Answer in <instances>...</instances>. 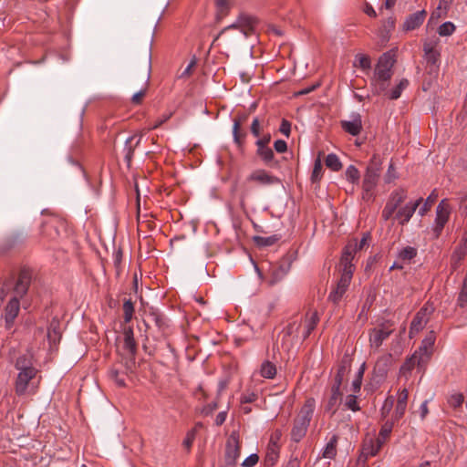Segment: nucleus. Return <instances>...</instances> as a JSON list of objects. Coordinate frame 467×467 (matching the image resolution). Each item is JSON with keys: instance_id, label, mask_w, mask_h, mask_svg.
Instances as JSON below:
<instances>
[{"instance_id": "1", "label": "nucleus", "mask_w": 467, "mask_h": 467, "mask_svg": "<svg viewBox=\"0 0 467 467\" xmlns=\"http://www.w3.org/2000/svg\"><path fill=\"white\" fill-rule=\"evenodd\" d=\"M255 19L247 15H240L236 21L224 27L217 38L223 36L227 44L239 42L248 37L254 31Z\"/></svg>"}, {"instance_id": "2", "label": "nucleus", "mask_w": 467, "mask_h": 467, "mask_svg": "<svg viewBox=\"0 0 467 467\" xmlns=\"http://www.w3.org/2000/svg\"><path fill=\"white\" fill-rule=\"evenodd\" d=\"M353 247L354 246L349 245L347 248V252L343 255H341V276L337 284V286L330 292L328 296V299L332 301L334 304H337L341 300L351 282L354 272V265L353 264H350V254L354 251Z\"/></svg>"}, {"instance_id": "3", "label": "nucleus", "mask_w": 467, "mask_h": 467, "mask_svg": "<svg viewBox=\"0 0 467 467\" xmlns=\"http://www.w3.org/2000/svg\"><path fill=\"white\" fill-rule=\"evenodd\" d=\"M394 63L395 59L389 52L384 53L379 58L373 77L371 78V85L376 94H380L387 90L393 74L392 67Z\"/></svg>"}, {"instance_id": "4", "label": "nucleus", "mask_w": 467, "mask_h": 467, "mask_svg": "<svg viewBox=\"0 0 467 467\" xmlns=\"http://www.w3.org/2000/svg\"><path fill=\"white\" fill-rule=\"evenodd\" d=\"M15 366L19 370L15 386L16 393L23 396L27 391L30 380L36 377V369L32 366L31 359L25 355L16 359Z\"/></svg>"}, {"instance_id": "5", "label": "nucleus", "mask_w": 467, "mask_h": 467, "mask_svg": "<svg viewBox=\"0 0 467 467\" xmlns=\"http://www.w3.org/2000/svg\"><path fill=\"white\" fill-rule=\"evenodd\" d=\"M313 414V405L310 401L302 408L299 416L295 420L291 431V439L295 442L300 441L305 437Z\"/></svg>"}, {"instance_id": "6", "label": "nucleus", "mask_w": 467, "mask_h": 467, "mask_svg": "<svg viewBox=\"0 0 467 467\" xmlns=\"http://www.w3.org/2000/svg\"><path fill=\"white\" fill-rule=\"evenodd\" d=\"M381 162L377 157H373L368 164L363 179V198H369L371 192L378 183L380 175Z\"/></svg>"}, {"instance_id": "7", "label": "nucleus", "mask_w": 467, "mask_h": 467, "mask_svg": "<svg viewBox=\"0 0 467 467\" xmlns=\"http://www.w3.org/2000/svg\"><path fill=\"white\" fill-rule=\"evenodd\" d=\"M433 311L434 307L431 305L426 304L417 312L410 324V337H412L413 334L419 333L425 327Z\"/></svg>"}, {"instance_id": "8", "label": "nucleus", "mask_w": 467, "mask_h": 467, "mask_svg": "<svg viewBox=\"0 0 467 467\" xmlns=\"http://www.w3.org/2000/svg\"><path fill=\"white\" fill-rule=\"evenodd\" d=\"M291 263L287 259L282 260L278 264L271 265L267 280L268 285L273 286L281 282L289 273Z\"/></svg>"}, {"instance_id": "9", "label": "nucleus", "mask_w": 467, "mask_h": 467, "mask_svg": "<svg viewBox=\"0 0 467 467\" xmlns=\"http://www.w3.org/2000/svg\"><path fill=\"white\" fill-rule=\"evenodd\" d=\"M393 330L388 323H382L369 332V345L371 348L378 349L391 334Z\"/></svg>"}, {"instance_id": "10", "label": "nucleus", "mask_w": 467, "mask_h": 467, "mask_svg": "<svg viewBox=\"0 0 467 467\" xmlns=\"http://www.w3.org/2000/svg\"><path fill=\"white\" fill-rule=\"evenodd\" d=\"M240 456L239 437L236 432H232L226 441L225 462L229 466H234Z\"/></svg>"}, {"instance_id": "11", "label": "nucleus", "mask_w": 467, "mask_h": 467, "mask_svg": "<svg viewBox=\"0 0 467 467\" xmlns=\"http://www.w3.org/2000/svg\"><path fill=\"white\" fill-rule=\"evenodd\" d=\"M424 60L431 70L437 69L440 64L441 53L438 47V43L435 41H427L423 45Z\"/></svg>"}, {"instance_id": "12", "label": "nucleus", "mask_w": 467, "mask_h": 467, "mask_svg": "<svg viewBox=\"0 0 467 467\" xmlns=\"http://www.w3.org/2000/svg\"><path fill=\"white\" fill-rule=\"evenodd\" d=\"M449 216L450 207L443 200L439 203L436 209V219L432 228L433 236L435 238L440 236L444 225L448 222Z\"/></svg>"}, {"instance_id": "13", "label": "nucleus", "mask_w": 467, "mask_h": 467, "mask_svg": "<svg viewBox=\"0 0 467 467\" xmlns=\"http://www.w3.org/2000/svg\"><path fill=\"white\" fill-rule=\"evenodd\" d=\"M436 340V336L433 331H431L421 341L418 350L414 353L418 355L420 362L427 364L432 355L433 347Z\"/></svg>"}, {"instance_id": "14", "label": "nucleus", "mask_w": 467, "mask_h": 467, "mask_svg": "<svg viewBox=\"0 0 467 467\" xmlns=\"http://www.w3.org/2000/svg\"><path fill=\"white\" fill-rule=\"evenodd\" d=\"M420 202L421 199L415 202H410L399 209L395 219L399 221L400 224L404 225L410 220Z\"/></svg>"}, {"instance_id": "15", "label": "nucleus", "mask_w": 467, "mask_h": 467, "mask_svg": "<svg viewBox=\"0 0 467 467\" xmlns=\"http://www.w3.org/2000/svg\"><path fill=\"white\" fill-rule=\"evenodd\" d=\"M248 180L260 185H271L279 182V179L277 177L271 175L265 170H256L253 171L249 175Z\"/></svg>"}, {"instance_id": "16", "label": "nucleus", "mask_w": 467, "mask_h": 467, "mask_svg": "<svg viewBox=\"0 0 467 467\" xmlns=\"http://www.w3.org/2000/svg\"><path fill=\"white\" fill-rule=\"evenodd\" d=\"M426 17V11L420 10L410 15L403 23L405 31H411L420 27Z\"/></svg>"}, {"instance_id": "17", "label": "nucleus", "mask_w": 467, "mask_h": 467, "mask_svg": "<svg viewBox=\"0 0 467 467\" xmlns=\"http://www.w3.org/2000/svg\"><path fill=\"white\" fill-rule=\"evenodd\" d=\"M20 309L19 300L16 297H12L5 309V319L6 327L9 328L13 325L15 318L17 317Z\"/></svg>"}, {"instance_id": "18", "label": "nucleus", "mask_w": 467, "mask_h": 467, "mask_svg": "<svg viewBox=\"0 0 467 467\" xmlns=\"http://www.w3.org/2000/svg\"><path fill=\"white\" fill-rule=\"evenodd\" d=\"M382 444L383 441L379 438L377 440H373L372 438L365 440L362 446V454L365 458L373 457L379 451Z\"/></svg>"}, {"instance_id": "19", "label": "nucleus", "mask_w": 467, "mask_h": 467, "mask_svg": "<svg viewBox=\"0 0 467 467\" xmlns=\"http://www.w3.org/2000/svg\"><path fill=\"white\" fill-rule=\"evenodd\" d=\"M341 127L345 131L351 134L352 136L358 135L362 129L360 115H355L351 120L341 121Z\"/></svg>"}, {"instance_id": "20", "label": "nucleus", "mask_w": 467, "mask_h": 467, "mask_svg": "<svg viewBox=\"0 0 467 467\" xmlns=\"http://www.w3.org/2000/svg\"><path fill=\"white\" fill-rule=\"evenodd\" d=\"M370 239V234L369 233H366L363 234L361 240L359 242H358L356 239H353L351 241H349L348 243V244L345 246L344 250H343V253H342V255L347 252V248L349 246V245H352L354 246V251L350 254V264H352V260L354 259V256H355V254L358 252V251H361L365 248H368V241Z\"/></svg>"}, {"instance_id": "21", "label": "nucleus", "mask_w": 467, "mask_h": 467, "mask_svg": "<svg viewBox=\"0 0 467 467\" xmlns=\"http://www.w3.org/2000/svg\"><path fill=\"white\" fill-rule=\"evenodd\" d=\"M467 241L465 240L463 244H459L455 250L453 251L451 257V267L452 270H456L461 261L465 257L467 253Z\"/></svg>"}, {"instance_id": "22", "label": "nucleus", "mask_w": 467, "mask_h": 467, "mask_svg": "<svg viewBox=\"0 0 467 467\" xmlns=\"http://www.w3.org/2000/svg\"><path fill=\"white\" fill-rule=\"evenodd\" d=\"M124 336V348L129 352V354L134 358L137 351V345L134 339L133 329L129 327H125L123 331Z\"/></svg>"}, {"instance_id": "23", "label": "nucleus", "mask_w": 467, "mask_h": 467, "mask_svg": "<svg viewBox=\"0 0 467 467\" xmlns=\"http://www.w3.org/2000/svg\"><path fill=\"white\" fill-rule=\"evenodd\" d=\"M247 119V116L245 114L239 115L237 118L234 119V126H233V137L234 141L237 144L238 147H241L243 144V140L245 136V133H241V124L244 122Z\"/></svg>"}, {"instance_id": "24", "label": "nucleus", "mask_w": 467, "mask_h": 467, "mask_svg": "<svg viewBox=\"0 0 467 467\" xmlns=\"http://www.w3.org/2000/svg\"><path fill=\"white\" fill-rule=\"evenodd\" d=\"M395 26V21L392 17L388 18L379 29L378 36L380 40V44L384 46L389 39L390 32Z\"/></svg>"}, {"instance_id": "25", "label": "nucleus", "mask_w": 467, "mask_h": 467, "mask_svg": "<svg viewBox=\"0 0 467 467\" xmlns=\"http://www.w3.org/2000/svg\"><path fill=\"white\" fill-rule=\"evenodd\" d=\"M318 321L319 317L317 311L310 312L306 315L303 332L304 339L310 336L311 332L317 327Z\"/></svg>"}, {"instance_id": "26", "label": "nucleus", "mask_w": 467, "mask_h": 467, "mask_svg": "<svg viewBox=\"0 0 467 467\" xmlns=\"http://www.w3.org/2000/svg\"><path fill=\"white\" fill-rule=\"evenodd\" d=\"M341 391L338 389H331V396L326 405V411L330 412L332 415L337 411V407L341 400Z\"/></svg>"}, {"instance_id": "27", "label": "nucleus", "mask_w": 467, "mask_h": 467, "mask_svg": "<svg viewBox=\"0 0 467 467\" xmlns=\"http://www.w3.org/2000/svg\"><path fill=\"white\" fill-rule=\"evenodd\" d=\"M140 140H141V135L131 136L126 140L124 150L126 151L125 159L128 162L130 161V160L133 156L134 148L140 144Z\"/></svg>"}, {"instance_id": "28", "label": "nucleus", "mask_w": 467, "mask_h": 467, "mask_svg": "<svg viewBox=\"0 0 467 467\" xmlns=\"http://www.w3.org/2000/svg\"><path fill=\"white\" fill-rule=\"evenodd\" d=\"M353 66L356 67H359L364 72H368L371 68V59L368 55L357 54L355 56Z\"/></svg>"}, {"instance_id": "29", "label": "nucleus", "mask_w": 467, "mask_h": 467, "mask_svg": "<svg viewBox=\"0 0 467 467\" xmlns=\"http://www.w3.org/2000/svg\"><path fill=\"white\" fill-rule=\"evenodd\" d=\"M279 457V451L275 441H271L267 447V452L265 455V462L268 465H274L277 462Z\"/></svg>"}, {"instance_id": "30", "label": "nucleus", "mask_w": 467, "mask_h": 467, "mask_svg": "<svg viewBox=\"0 0 467 467\" xmlns=\"http://www.w3.org/2000/svg\"><path fill=\"white\" fill-rule=\"evenodd\" d=\"M337 437L336 435H333L330 441L327 443L325 449L322 452V457L325 459L332 460L337 455Z\"/></svg>"}, {"instance_id": "31", "label": "nucleus", "mask_w": 467, "mask_h": 467, "mask_svg": "<svg viewBox=\"0 0 467 467\" xmlns=\"http://www.w3.org/2000/svg\"><path fill=\"white\" fill-rule=\"evenodd\" d=\"M407 198V192L404 189H397L391 192L388 202L398 208Z\"/></svg>"}, {"instance_id": "32", "label": "nucleus", "mask_w": 467, "mask_h": 467, "mask_svg": "<svg viewBox=\"0 0 467 467\" xmlns=\"http://www.w3.org/2000/svg\"><path fill=\"white\" fill-rule=\"evenodd\" d=\"M407 198V192L404 189H397L391 192L388 202L398 208Z\"/></svg>"}, {"instance_id": "33", "label": "nucleus", "mask_w": 467, "mask_h": 467, "mask_svg": "<svg viewBox=\"0 0 467 467\" xmlns=\"http://www.w3.org/2000/svg\"><path fill=\"white\" fill-rule=\"evenodd\" d=\"M417 255V249L407 246L400 250L398 254V260L403 263H410Z\"/></svg>"}, {"instance_id": "34", "label": "nucleus", "mask_w": 467, "mask_h": 467, "mask_svg": "<svg viewBox=\"0 0 467 467\" xmlns=\"http://www.w3.org/2000/svg\"><path fill=\"white\" fill-rule=\"evenodd\" d=\"M260 374L265 379H273L276 374V368L272 362L265 361L261 365Z\"/></svg>"}, {"instance_id": "35", "label": "nucleus", "mask_w": 467, "mask_h": 467, "mask_svg": "<svg viewBox=\"0 0 467 467\" xmlns=\"http://www.w3.org/2000/svg\"><path fill=\"white\" fill-rule=\"evenodd\" d=\"M326 166L333 171H338L342 168V163L335 153H329L325 160Z\"/></svg>"}, {"instance_id": "36", "label": "nucleus", "mask_w": 467, "mask_h": 467, "mask_svg": "<svg viewBox=\"0 0 467 467\" xmlns=\"http://www.w3.org/2000/svg\"><path fill=\"white\" fill-rule=\"evenodd\" d=\"M279 239H280V237L276 234H273V235L267 236V237L259 236V235L254 237V243L257 245L263 246V247L271 246V245L275 244Z\"/></svg>"}, {"instance_id": "37", "label": "nucleus", "mask_w": 467, "mask_h": 467, "mask_svg": "<svg viewBox=\"0 0 467 467\" xmlns=\"http://www.w3.org/2000/svg\"><path fill=\"white\" fill-rule=\"evenodd\" d=\"M451 3L452 0H440L437 8L431 14V17L445 16Z\"/></svg>"}, {"instance_id": "38", "label": "nucleus", "mask_w": 467, "mask_h": 467, "mask_svg": "<svg viewBox=\"0 0 467 467\" xmlns=\"http://www.w3.org/2000/svg\"><path fill=\"white\" fill-rule=\"evenodd\" d=\"M390 358H391L390 355L384 356V357L380 358L376 362L375 368H374L375 371H378V373L380 376H385L387 374V371H388V367H389V364L390 362Z\"/></svg>"}, {"instance_id": "39", "label": "nucleus", "mask_w": 467, "mask_h": 467, "mask_svg": "<svg viewBox=\"0 0 467 467\" xmlns=\"http://www.w3.org/2000/svg\"><path fill=\"white\" fill-rule=\"evenodd\" d=\"M257 155L265 161V164L270 165L274 160V151L269 147H258Z\"/></svg>"}, {"instance_id": "40", "label": "nucleus", "mask_w": 467, "mask_h": 467, "mask_svg": "<svg viewBox=\"0 0 467 467\" xmlns=\"http://www.w3.org/2000/svg\"><path fill=\"white\" fill-rule=\"evenodd\" d=\"M426 364L424 362H420L418 355L415 353L408 358L405 363L401 367L402 371H410L415 366L420 368L424 367Z\"/></svg>"}, {"instance_id": "41", "label": "nucleus", "mask_w": 467, "mask_h": 467, "mask_svg": "<svg viewBox=\"0 0 467 467\" xmlns=\"http://www.w3.org/2000/svg\"><path fill=\"white\" fill-rule=\"evenodd\" d=\"M409 86V81L408 79L406 78H402L400 83L395 87L393 88L389 94V98L390 99H397L400 97L402 91Z\"/></svg>"}, {"instance_id": "42", "label": "nucleus", "mask_w": 467, "mask_h": 467, "mask_svg": "<svg viewBox=\"0 0 467 467\" xmlns=\"http://www.w3.org/2000/svg\"><path fill=\"white\" fill-rule=\"evenodd\" d=\"M215 5L217 9V16L218 18H223L226 16L230 9V1L229 0H215Z\"/></svg>"}, {"instance_id": "43", "label": "nucleus", "mask_w": 467, "mask_h": 467, "mask_svg": "<svg viewBox=\"0 0 467 467\" xmlns=\"http://www.w3.org/2000/svg\"><path fill=\"white\" fill-rule=\"evenodd\" d=\"M323 176V166L320 158L318 157L314 162L311 180L316 182L321 180Z\"/></svg>"}, {"instance_id": "44", "label": "nucleus", "mask_w": 467, "mask_h": 467, "mask_svg": "<svg viewBox=\"0 0 467 467\" xmlns=\"http://www.w3.org/2000/svg\"><path fill=\"white\" fill-rule=\"evenodd\" d=\"M347 373V368L345 366H340L337 368V374L335 376L334 384L332 386V389H335L336 391L340 389V387L342 385V382L344 380V377Z\"/></svg>"}, {"instance_id": "45", "label": "nucleus", "mask_w": 467, "mask_h": 467, "mask_svg": "<svg viewBox=\"0 0 467 467\" xmlns=\"http://www.w3.org/2000/svg\"><path fill=\"white\" fill-rule=\"evenodd\" d=\"M463 400H464V398L462 393L454 392L449 396L448 404L450 405V407L456 410L462 405Z\"/></svg>"}, {"instance_id": "46", "label": "nucleus", "mask_w": 467, "mask_h": 467, "mask_svg": "<svg viewBox=\"0 0 467 467\" xmlns=\"http://www.w3.org/2000/svg\"><path fill=\"white\" fill-rule=\"evenodd\" d=\"M346 179L351 182L356 183L359 180V171L354 165H349L345 171Z\"/></svg>"}, {"instance_id": "47", "label": "nucleus", "mask_w": 467, "mask_h": 467, "mask_svg": "<svg viewBox=\"0 0 467 467\" xmlns=\"http://www.w3.org/2000/svg\"><path fill=\"white\" fill-rule=\"evenodd\" d=\"M28 284L29 282L26 277L20 276L15 287L16 293L20 296L26 294L28 288Z\"/></svg>"}, {"instance_id": "48", "label": "nucleus", "mask_w": 467, "mask_h": 467, "mask_svg": "<svg viewBox=\"0 0 467 467\" xmlns=\"http://www.w3.org/2000/svg\"><path fill=\"white\" fill-rule=\"evenodd\" d=\"M124 321L129 323L133 317L134 306L130 300H126L123 304Z\"/></svg>"}, {"instance_id": "49", "label": "nucleus", "mask_w": 467, "mask_h": 467, "mask_svg": "<svg viewBox=\"0 0 467 467\" xmlns=\"http://www.w3.org/2000/svg\"><path fill=\"white\" fill-rule=\"evenodd\" d=\"M345 406L347 409L356 412L360 410L358 404L357 396L354 394L348 395L345 400Z\"/></svg>"}, {"instance_id": "50", "label": "nucleus", "mask_w": 467, "mask_h": 467, "mask_svg": "<svg viewBox=\"0 0 467 467\" xmlns=\"http://www.w3.org/2000/svg\"><path fill=\"white\" fill-rule=\"evenodd\" d=\"M455 30V26L451 22H445L441 25L438 28L440 36H451Z\"/></svg>"}, {"instance_id": "51", "label": "nucleus", "mask_w": 467, "mask_h": 467, "mask_svg": "<svg viewBox=\"0 0 467 467\" xmlns=\"http://www.w3.org/2000/svg\"><path fill=\"white\" fill-rule=\"evenodd\" d=\"M109 376L110 379H112L119 387L125 386V379L120 375V373L118 369H116V368L109 369Z\"/></svg>"}, {"instance_id": "52", "label": "nucleus", "mask_w": 467, "mask_h": 467, "mask_svg": "<svg viewBox=\"0 0 467 467\" xmlns=\"http://www.w3.org/2000/svg\"><path fill=\"white\" fill-rule=\"evenodd\" d=\"M195 436H196V430L195 429H192L190 430L187 433H186V436L182 441V446L189 451L190 449L192 448V443L195 440Z\"/></svg>"}, {"instance_id": "53", "label": "nucleus", "mask_w": 467, "mask_h": 467, "mask_svg": "<svg viewBox=\"0 0 467 467\" xmlns=\"http://www.w3.org/2000/svg\"><path fill=\"white\" fill-rule=\"evenodd\" d=\"M398 172L396 171V169L392 162L389 163L388 171L385 174L384 181L386 183H391L396 179H398Z\"/></svg>"}, {"instance_id": "54", "label": "nucleus", "mask_w": 467, "mask_h": 467, "mask_svg": "<svg viewBox=\"0 0 467 467\" xmlns=\"http://www.w3.org/2000/svg\"><path fill=\"white\" fill-rule=\"evenodd\" d=\"M396 210H397V208L395 206H393L391 203L387 202V203L381 213L382 219L384 221H389L390 218H392Z\"/></svg>"}, {"instance_id": "55", "label": "nucleus", "mask_w": 467, "mask_h": 467, "mask_svg": "<svg viewBox=\"0 0 467 467\" xmlns=\"http://www.w3.org/2000/svg\"><path fill=\"white\" fill-rule=\"evenodd\" d=\"M259 461V457L256 453L250 454L242 462L243 467H254Z\"/></svg>"}, {"instance_id": "56", "label": "nucleus", "mask_w": 467, "mask_h": 467, "mask_svg": "<svg viewBox=\"0 0 467 467\" xmlns=\"http://www.w3.org/2000/svg\"><path fill=\"white\" fill-rule=\"evenodd\" d=\"M391 429H392V423H389V422H386L380 431H379V438L384 442L385 440L388 438V436L389 435V433L391 432Z\"/></svg>"}, {"instance_id": "57", "label": "nucleus", "mask_w": 467, "mask_h": 467, "mask_svg": "<svg viewBox=\"0 0 467 467\" xmlns=\"http://www.w3.org/2000/svg\"><path fill=\"white\" fill-rule=\"evenodd\" d=\"M406 408H407V404L401 403V402H397L395 411H394L395 420H399L404 415V413L406 411Z\"/></svg>"}, {"instance_id": "58", "label": "nucleus", "mask_w": 467, "mask_h": 467, "mask_svg": "<svg viewBox=\"0 0 467 467\" xmlns=\"http://www.w3.org/2000/svg\"><path fill=\"white\" fill-rule=\"evenodd\" d=\"M171 117V113H164L162 114L150 127V130H155L161 126L164 122H166Z\"/></svg>"}, {"instance_id": "59", "label": "nucleus", "mask_w": 467, "mask_h": 467, "mask_svg": "<svg viewBox=\"0 0 467 467\" xmlns=\"http://www.w3.org/2000/svg\"><path fill=\"white\" fill-rule=\"evenodd\" d=\"M279 130L285 137H289L290 132H291V123L288 120L284 119L281 122Z\"/></svg>"}, {"instance_id": "60", "label": "nucleus", "mask_w": 467, "mask_h": 467, "mask_svg": "<svg viewBox=\"0 0 467 467\" xmlns=\"http://www.w3.org/2000/svg\"><path fill=\"white\" fill-rule=\"evenodd\" d=\"M257 397L254 392L244 393L241 397V403H252L257 400Z\"/></svg>"}, {"instance_id": "61", "label": "nucleus", "mask_w": 467, "mask_h": 467, "mask_svg": "<svg viewBox=\"0 0 467 467\" xmlns=\"http://www.w3.org/2000/svg\"><path fill=\"white\" fill-rule=\"evenodd\" d=\"M274 147H275V150L279 152V153H283V152H285L286 150H287V144L285 140H277L275 141L274 143Z\"/></svg>"}, {"instance_id": "62", "label": "nucleus", "mask_w": 467, "mask_h": 467, "mask_svg": "<svg viewBox=\"0 0 467 467\" xmlns=\"http://www.w3.org/2000/svg\"><path fill=\"white\" fill-rule=\"evenodd\" d=\"M218 408V403L217 401H213L209 404H207L206 406L203 407L202 412L204 414V415H210L212 414L215 410H217Z\"/></svg>"}, {"instance_id": "63", "label": "nucleus", "mask_w": 467, "mask_h": 467, "mask_svg": "<svg viewBox=\"0 0 467 467\" xmlns=\"http://www.w3.org/2000/svg\"><path fill=\"white\" fill-rule=\"evenodd\" d=\"M47 337L50 341L56 342L57 339L60 338V333L55 327H53V324L51 327L48 329Z\"/></svg>"}, {"instance_id": "64", "label": "nucleus", "mask_w": 467, "mask_h": 467, "mask_svg": "<svg viewBox=\"0 0 467 467\" xmlns=\"http://www.w3.org/2000/svg\"><path fill=\"white\" fill-rule=\"evenodd\" d=\"M251 132L254 137H258L260 135V122L257 118L254 119L252 122Z\"/></svg>"}]
</instances>
